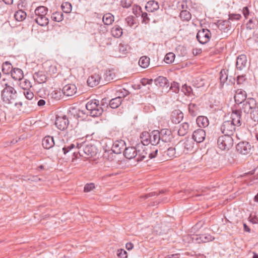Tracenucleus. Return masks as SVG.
Listing matches in <instances>:
<instances>
[{"label": "nucleus", "mask_w": 258, "mask_h": 258, "mask_svg": "<svg viewBox=\"0 0 258 258\" xmlns=\"http://www.w3.org/2000/svg\"><path fill=\"white\" fill-rule=\"evenodd\" d=\"M23 94L25 98L28 100H32V103H34L36 101V99L34 98L33 93L29 89H25L23 91Z\"/></svg>", "instance_id": "obj_42"}, {"label": "nucleus", "mask_w": 258, "mask_h": 258, "mask_svg": "<svg viewBox=\"0 0 258 258\" xmlns=\"http://www.w3.org/2000/svg\"><path fill=\"white\" fill-rule=\"evenodd\" d=\"M145 8L148 12H153L158 10L159 6L157 2L154 1H150L146 4Z\"/></svg>", "instance_id": "obj_27"}, {"label": "nucleus", "mask_w": 258, "mask_h": 258, "mask_svg": "<svg viewBox=\"0 0 258 258\" xmlns=\"http://www.w3.org/2000/svg\"><path fill=\"white\" fill-rule=\"evenodd\" d=\"M12 78L15 80H21L23 78V73L22 70L18 68H14L11 71Z\"/></svg>", "instance_id": "obj_26"}, {"label": "nucleus", "mask_w": 258, "mask_h": 258, "mask_svg": "<svg viewBox=\"0 0 258 258\" xmlns=\"http://www.w3.org/2000/svg\"><path fill=\"white\" fill-rule=\"evenodd\" d=\"M121 96H119L117 97L112 99L109 102V106L112 108H117L121 103Z\"/></svg>", "instance_id": "obj_33"}, {"label": "nucleus", "mask_w": 258, "mask_h": 258, "mask_svg": "<svg viewBox=\"0 0 258 258\" xmlns=\"http://www.w3.org/2000/svg\"><path fill=\"white\" fill-rule=\"evenodd\" d=\"M246 55L242 54L238 56L236 60V68L239 70H242L246 66Z\"/></svg>", "instance_id": "obj_22"}, {"label": "nucleus", "mask_w": 258, "mask_h": 258, "mask_svg": "<svg viewBox=\"0 0 258 258\" xmlns=\"http://www.w3.org/2000/svg\"><path fill=\"white\" fill-rule=\"evenodd\" d=\"M188 111L189 114L192 116H196L199 113V107L194 103H190L188 105Z\"/></svg>", "instance_id": "obj_35"}, {"label": "nucleus", "mask_w": 258, "mask_h": 258, "mask_svg": "<svg viewBox=\"0 0 258 258\" xmlns=\"http://www.w3.org/2000/svg\"><path fill=\"white\" fill-rule=\"evenodd\" d=\"M237 151L241 154L247 155L250 153L252 146L247 142H240L236 145Z\"/></svg>", "instance_id": "obj_12"}, {"label": "nucleus", "mask_w": 258, "mask_h": 258, "mask_svg": "<svg viewBox=\"0 0 258 258\" xmlns=\"http://www.w3.org/2000/svg\"><path fill=\"white\" fill-rule=\"evenodd\" d=\"M69 124V121L66 115L56 116L55 124L57 128L63 131L68 127Z\"/></svg>", "instance_id": "obj_11"}, {"label": "nucleus", "mask_w": 258, "mask_h": 258, "mask_svg": "<svg viewBox=\"0 0 258 258\" xmlns=\"http://www.w3.org/2000/svg\"><path fill=\"white\" fill-rule=\"evenodd\" d=\"M77 87L75 84H69L65 85L62 88L63 95L66 96H73L77 93Z\"/></svg>", "instance_id": "obj_14"}, {"label": "nucleus", "mask_w": 258, "mask_h": 258, "mask_svg": "<svg viewBox=\"0 0 258 258\" xmlns=\"http://www.w3.org/2000/svg\"><path fill=\"white\" fill-rule=\"evenodd\" d=\"M47 8L44 6L38 7L35 10V13L37 17L45 16L47 14Z\"/></svg>", "instance_id": "obj_41"}, {"label": "nucleus", "mask_w": 258, "mask_h": 258, "mask_svg": "<svg viewBox=\"0 0 258 258\" xmlns=\"http://www.w3.org/2000/svg\"><path fill=\"white\" fill-rule=\"evenodd\" d=\"M12 64L9 61L5 62L2 66V71L5 74H9L12 70Z\"/></svg>", "instance_id": "obj_46"}, {"label": "nucleus", "mask_w": 258, "mask_h": 258, "mask_svg": "<svg viewBox=\"0 0 258 258\" xmlns=\"http://www.w3.org/2000/svg\"><path fill=\"white\" fill-rule=\"evenodd\" d=\"M159 152L162 155L163 159L166 160H168L176 157L182 154V152H181L180 150H177V145L175 147H169L164 152H162L161 150H160Z\"/></svg>", "instance_id": "obj_7"}, {"label": "nucleus", "mask_w": 258, "mask_h": 258, "mask_svg": "<svg viewBox=\"0 0 258 258\" xmlns=\"http://www.w3.org/2000/svg\"><path fill=\"white\" fill-rule=\"evenodd\" d=\"M111 32L112 36L116 38H119L122 35V29L118 25H115L112 27Z\"/></svg>", "instance_id": "obj_34"}, {"label": "nucleus", "mask_w": 258, "mask_h": 258, "mask_svg": "<svg viewBox=\"0 0 258 258\" xmlns=\"http://www.w3.org/2000/svg\"><path fill=\"white\" fill-rule=\"evenodd\" d=\"M150 136L151 133L147 132H144L140 135L141 142L144 146L150 144Z\"/></svg>", "instance_id": "obj_28"}, {"label": "nucleus", "mask_w": 258, "mask_h": 258, "mask_svg": "<svg viewBox=\"0 0 258 258\" xmlns=\"http://www.w3.org/2000/svg\"><path fill=\"white\" fill-rule=\"evenodd\" d=\"M241 112L240 110H233L231 115V120H229L232 121L236 126H239L241 124Z\"/></svg>", "instance_id": "obj_16"}, {"label": "nucleus", "mask_w": 258, "mask_h": 258, "mask_svg": "<svg viewBox=\"0 0 258 258\" xmlns=\"http://www.w3.org/2000/svg\"><path fill=\"white\" fill-rule=\"evenodd\" d=\"M217 145L222 150H229L233 145V139L231 136L224 134L218 138Z\"/></svg>", "instance_id": "obj_5"}, {"label": "nucleus", "mask_w": 258, "mask_h": 258, "mask_svg": "<svg viewBox=\"0 0 258 258\" xmlns=\"http://www.w3.org/2000/svg\"><path fill=\"white\" fill-rule=\"evenodd\" d=\"M228 79V76L226 74L225 70H223L220 72V80L221 83H224Z\"/></svg>", "instance_id": "obj_52"}, {"label": "nucleus", "mask_w": 258, "mask_h": 258, "mask_svg": "<svg viewBox=\"0 0 258 258\" xmlns=\"http://www.w3.org/2000/svg\"><path fill=\"white\" fill-rule=\"evenodd\" d=\"M54 145L53 138L51 136H46L42 140V146L45 149H49Z\"/></svg>", "instance_id": "obj_24"}, {"label": "nucleus", "mask_w": 258, "mask_h": 258, "mask_svg": "<svg viewBox=\"0 0 258 258\" xmlns=\"http://www.w3.org/2000/svg\"><path fill=\"white\" fill-rule=\"evenodd\" d=\"M125 22L128 26L132 27L134 24L133 16H128L125 19Z\"/></svg>", "instance_id": "obj_56"}, {"label": "nucleus", "mask_w": 258, "mask_h": 258, "mask_svg": "<svg viewBox=\"0 0 258 258\" xmlns=\"http://www.w3.org/2000/svg\"><path fill=\"white\" fill-rule=\"evenodd\" d=\"M62 11L66 13H69L72 11V5L69 2L63 3L61 5Z\"/></svg>", "instance_id": "obj_49"}, {"label": "nucleus", "mask_w": 258, "mask_h": 258, "mask_svg": "<svg viewBox=\"0 0 258 258\" xmlns=\"http://www.w3.org/2000/svg\"><path fill=\"white\" fill-rule=\"evenodd\" d=\"M101 77L98 74H94L89 77L87 80L88 85L93 87L99 84L100 81Z\"/></svg>", "instance_id": "obj_20"}, {"label": "nucleus", "mask_w": 258, "mask_h": 258, "mask_svg": "<svg viewBox=\"0 0 258 258\" xmlns=\"http://www.w3.org/2000/svg\"><path fill=\"white\" fill-rule=\"evenodd\" d=\"M150 144L154 146L159 145L162 146L159 131L154 130L151 133L150 136Z\"/></svg>", "instance_id": "obj_18"}, {"label": "nucleus", "mask_w": 258, "mask_h": 258, "mask_svg": "<svg viewBox=\"0 0 258 258\" xmlns=\"http://www.w3.org/2000/svg\"><path fill=\"white\" fill-rule=\"evenodd\" d=\"M153 82L152 79H148L146 78H143L141 80V83L143 86H145L147 84H151Z\"/></svg>", "instance_id": "obj_61"}, {"label": "nucleus", "mask_w": 258, "mask_h": 258, "mask_svg": "<svg viewBox=\"0 0 258 258\" xmlns=\"http://www.w3.org/2000/svg\"><path fill=\"white\" fill-rule=\"evenodd\" d=\"M159 134L161 144L170 142L173 139L172 134L171 131L168 129H162L159 131Z\"/></svg>", "instance_id": "obj_13"}, {"label": "nucleus", "mask_w": 258, "mask_h": 258, "mask_svg": "<svg viewBox=\"0 0 258 258\" xmlns=\"http://www.w3.org/2000/svg\"><path fill=\"white\" fill-rule=\"evenodd\" d=\"M5 87L2 92V97L3 101L8 104L15 103L17 98L16 90L12 86L8 85L7 83H2Z\"/></svg>", "instance_id": "obj_2"}, {"label": "nucleus", "mask_w": 258, "mask_h": 258, "mask_svg": "<svg viewBox=\"0 0 258 258\" xmlns=\"http://www.w3.org/2000/svg\"><path fill=\"white\" fill-rule=\"evenodd\" d=\"M95 188V185L93 183H90L87 184L84 187V191L85 192H89Z\"/></svg>", "instance_id": "obj_57"}, {"label": "nucleus", "mask_w": 258, "mask_h": 258, "mask_svg": "<svg viewBox=\"0 0 258 258\" xmlns=\"http://www.w3.org/2000/svg\"><path fill=\"white\" fill-rule=\"evenodd\" d=\"M241 104L242 106L240 107L239 109L241 112L243 111L245 113H249L255 107L256 103L254 99L249 98Z\"/></svg>", "instance_id": "obj_9"}, {"label": "nucleus", "mask_w": 258, "mask_h": 258, "mask_svg": "<svg viewBox=\"0 0 258 258\" xmlns=\"http://www.w3.org/2000/svg\"><path fill=\"white\" fill-rule=\"evenodd\" d=\"M104 77L106 81H111L114 78L115 74L110 70L106 71Z\"/></svg>", "instance_id": "obj_48"}, {"label": "nucleus", "mask_w": 258, "mask_h": 258, "mask_svg": "<svg viewBox=\"0 0 258 258\" xmlns=\"http://www.w3.org/2000/svg\"><path fill=\"white\" fill-rule=\"evenodd\" d=\"M183 118V113L179 110H175L172 112L171 121L173 123H179Z\"/></svg>", "instance_id": "obj_19"}, {"label": "nucleus", "mask_w": 258, "mask_h": 258, "mask_svg": "<svg viewBox=\"0 0 258 258\" xmlns=\"http://www.w3.org/2000/svg\"><path fill=\"white\" fill-rule=\"evenodd\" d=\"M154 82L157 86L159 87H164L167 85L168 80L165 77L159 76L155 79Z\"/></svg>", "instance_id": "obj_37"}, {"label": "nucleus", "mask_w": 258, "mask_h": 258, "mask_svg": "<svg viewBox=\"0 0 258 258\" xmlns=\"http://www.w3.org/2000/svg\"><path fill=\"white\" fill-rule=\"evenodd\" d=\"M36 22L41 26H46L48 23L49 20L46 16H38L35 19Z\"/></svg>", "instance_id": "obj_36"}, {"label": "nucleus", "mask_w": 258, "mask_h": 258, "mask_svg": "<svg viewBox=\"0 0 258 258\" xmlns=\"http://www.w3.org/2000/svg\"><path fill=\"white\" fill-rule=\"evenodd\" d=\"M211 36L210 31L207 29H203L198 31L197 34V38L201 44H205L209 40Z\"/></svg>", "instance_id": "obj_10"}, {"label": "nucleus", "mask_w": 258, "mask_h": 258, "mask_svg": "<svg viewBox=\"0 0 258 258\" xmlns=\"http://www.w3.org/2000/svg\"><path fill=\"white\" fill-rule=\"evenodd\" d=\"M104 105V99L102 100L101 104H100L98 100L94 99L91 100L87 102L86 105V108L91 116L97 117L102 114L103 109L102 106Z\"/></svg>", "instance_id": "obj_3"}, {"label": "nucleus", "mask_w": 258, "mask_h": 258, "mask_svg": "<svg viewBox=\"0 0 258 258\" xmlns=\"http://www.w3.org/2000/svg\"><path fill=\"white\" fill-rule=\"evenodd\" d=\"M125 142L123 141H116L113 145L112 151L116 154L120 153L122 151H124Z\"/></svg>", "instance_id": "obj_21"}, {"label": "nucleus", "mask_w": 258, "mask_h": 258, "mask_svg": "<svg viewBox=\"0 0 258 258\" xmlns=\"http://www.w3.org/2000/svg\"><path fill=\"white\" fill-rule=\"evenodd\" d=\"M197 240H198L197 234H187L184 235L182 237V240L185 243H190L192 242L197 243Z\"/></svg>", "instance_id": "obj_29"}, {"label": "nucleus", "mask_w": 258, "mask_h": 258, "mask_svg": "<svg viewBox=\"0 0 258 258\" xmlns=\"http://www.w3.org/2000/svg\"><path fill=\"white\" fill-rule=\"evenodd\" d=\"M236 125L230 120L225 121L221 126V132L224 135L232 136L235 131Z\"/></svg>", "instance_id": "obj_8"}, {"label": "nucleus", "mask_w": 258, "mask_h": 258, "mask_svg": "<svg viewBox=\"0 0 258 258\" xmlns=\"http://www.w3.org/2000/svg\"><path fill=\"white\" fill-rule=\"evenodd\" d=\"M175 58V54L172 52L167 53L164 58V61L167 63H172Z\"/></svg>", "instance_id": "obj_50"}, {"label": "nucleus", "mask_w": 258, "mask_h": 258, "mask_svg": "<svg viewBox=\"0 0 258 258\" xmlns=\"http://www.w3.org/2000/svg\"><path fill=\"white\" fill-rule=\"evenodd\" d=\"M218 28L224 32H227L231 28V25L229 20L219 21L218 22Z\"/></svg>", "instance_id": "obj_25"}, {"label": "nucleus", "mask_w": 258, "mask_h": 258, "mask_svg": "<svg viewBox=\"0 0 258 258\" xmlns=\"http://www.w3.org/2000/svg\"><path fill=\"white\" fill-rule=\"evenodd\" d=\"M188 123L186 122H183L182 124H181L179 126V128L178 131V135L180 136H183L188 133Z\"/></svg>", "instance_id": "obj_31"}, {"label": "nucleus", "mask_w": 258, "mask_h": 258, "mask_svg": "<svg viewBox=\"0 0 258 258\" xmlns=\"http://www.w3.org/2000/svg\"><path fill=\"white\" fill-rule=\"evenodd\" d=\"M142 18H143L142 22L147 24L149 23L150 19L148 16V14L146 13H143L142 14Z\"/></svg>", "instance_id": "obj_59"}, {"label": "nucleus", "mask_w": 258, "mask_h": 258, "mask_svg": "<svg viewBox=\"0 0 258 258\" xmlns=\"http://www.w3.org/2000/svg\"><path fill=\"white\" fill-rule=\"evenodd\" d=\"M180 18L186 21H188L191 19V14L186 10H182L180 13Z\"/></svg>", "instance_id": "obj_43"}, {"label": "nucleus", "mask_w": 258, "mask_h": 258, "mask_svg": "<svg viewBox=\"0 0 258 258\" xmlns=\"http://www.w3.org/2000/svg\"><path fill=\"white\" fill-rule=\"evenodd\" d=\"M181 90L185 95H189L192 91V89L190 86L185 84L182 86Z\"/></svg>", "instance_id": "obj_53"}, {"label": "nucleus", "mask_w": 258, "mask_h": 258, "mask_svg": "<svg viewBox=\"0 0 258 258\" xmlns=\"http://www.w3.org/2000/svg\"><path fill=\"white\" fill-rule=\"evenodd\" d=\"M245 80L244 76H238L237 77V82L238 84H242Z\"/></svg>", "instance_id": "obj_63"}, {"label": "nucleus", "mask_w": 258, "mask_h": 258, "mask_svg": "<svg viewBox=\"0 0 258 258\" xmlns=\"http://www.w3.org/2000/svg\"><path fill=\"white\" fill-rule=\"evenodd\" d=\"M150 64V58L146 56H142L139 61V64L143 68H147Z\"/></svg>", "instance_id": "obj_38"}, {"label": "nucleus", "mask_w": 258, "mask_h": 258, "mask_svg": "<svg viewBox=\"0 0 258 258\" xmlns=\"http://www.w3.org/2000/svg\"><path fill=\"white\" fill-rule=\"evenodd\" d=\"M206 132L203 129H198L194 132L192 139L197 143L202 142L205 139Z\"/></svg>", "instance_id": "obj_17"}, {"label": "nucleus", "mask_w": 258, "mask_h": 258, "mask_svg": "<svg viewBox=\"0 0 258 258\" xmlns=\"http://www.w3.org/2000/svg\"><path fill=\"white\" fill-rule=\"evenodd\" d=\"M126 254V251L123 249L118 250L117 251V256L119 258H126L127 257Z\"/></svg>", "instance_id": "obj_58"}, {"label": "nucleus", "mask_w": 258, "mask_h": 258, "mask_svg": "<svg viewBox=\"0 0 258 258\" xmlns=\"http://www.w3.org/2000/svg\"><path fill=\"white\" fill-rule=\"evenodd\" d=\"M192 140V138H186L185 140L180 141L177 144V150H180L182 154L183 153L186 154L192 151L195 144Z\"/></svg>", "instance_id": "obj_6"}, {"label": "nucleus", "mask_w": 258, "mask_h": 258, "mask_svg": "<svg viewBox=\"0 0 258 258\" xmlns=\"http://www.w3.org/2000/svg\"><path fill=\"white\" fill-rule=\"evenodd\" d=\"M139 148V146H138L137 148L134 147L125 148L123 151L124 157L128 159L136 158V160L137 162L143 161L147 157V152L145 148L140 150L138 149Z\"/></svg>", "instance_id": "obj_1"}, {"label": "nucleus", "mask_w": 258, "mask_h": 258, "mask_svg": "<svg viewBox=\"0 0 258 258\" xmlns=\"http://www.w3.org/2000/svg\"><path fill=\"white\" fill-rule=\"evenodd\" d=\"M33 77L34 80L39 84L45 83L47 80L45 73L42 71L35 73Z\"/></svg>", "instance_id": "obj_23"}, {"label": "nucleus", "mask_w": 258, "mask_h": 258, "mask_svg": "<svg viewBox=\"0 0 258 258\" xmlns=\"http://www.w3.org/2000/svg\"><path fill=\"white\" fill-rule=\"evenodd\" d=\"M170 88L174 92H177L179 91V84L177 83L174 82L171 84Z\"/></svg>", "instance_id": "obj_60"}, {"label": "nucleus", "mask_w": 258, "mask_h": 258, "mask_svg": "<svg viewBox=\"0 0 258 258\" xmlns=\"http://www.w3.org/2000/svg\"><path fill=\"white\" fill-rule=\"evenodd\" d=\"M235 101L237 104H241L246 100V93L242 89H237L234 95Z\"/></svg>", "instance_id": "obj_15"}, {"label": "nucleus", "mask_w": 258, "mask_h": 258, "mask_svg": "<svg viewBox=\"0 0 258 258\" xmlns=\"http://www.w3.org/2000/svg\"><path fill=\"white\" fill-rule=\"evenodd\" d=\"M103 21L105 25H110L114 21V16L110 13L106 14L103 17Z\"/></svg>", "instance_id": "obj_39"}, {"label": "nucleus", "mask_w": 258, "mask_h": 258, "mask_svg": "<svg viewBox=\"0 0 258 258\" xmlns=\"http://www.w3.org/2000/svg\"><path fill=\"white\" fill-rule=\"evenodd\" d=\"M146 151L147 152V155L148 154L149 158L152 159L157 156L158 149L156 147H154L149 152H148L146 150Z\"/></svg>", "instance_id": "obj_51"}, {"label": "nucleus", "mask_w": 258, "mask_h": 258, "mask_svg": "<svg viewBox=\"0 0 258 258\" xmlns=\"http://www.w3.org/2000/svg\"><path fill=\"white\" fill-rule=\"evenodd\" d=\"M22 85L24 90L25 89L30 90L29 89L32 87L31 82L28 80H24V81L22 83Z\"/></svg>", "instance_id": "obj_55"}, {"label": "nucleus", "mask_w": 258, "mask_h": 258, "mask_svg": "<svg viewBox=\"0 0 258 258\" xmlns=\"http://www.w3.org/2000/svg\"><path fill=\"white\" fill-rule=\"evenodd\" d=\"M74 147H75V145L73 144H72L67 147H66V146L62 148L63 153L64 154H66L70 150H71L72 149L74 148Z\"/></svg>", "instance_id": "obj_62"}, {"label": "nucleus", "mask_w": 258, "mask_h": 258, "mask_svg": "<svg viewBox=\"0 0 258 258\" xmlns=\"http://www.w3.org/2000/svg\"><path fill=\"white\" fill-rule=\"evenodd\" d=\"M14 17L17 21L20 22L26 18V13L22 10H19L15 13Z\"/></svg>", "instance_id": "obj_40"}, {"label": "nucleus", "mask_w": 258, "mask_h": 258, "mask_svg": "<svg viewBox=\"0 0 258 258\" xmlns=\"http://www.w3.org/2000/svg\"><path fill=\"white\" fill-rule=\"evenodd\" d=\"M187 0H184L181 2L180 7H181L182 10H186L187 8Z\"/></svg>", "instance_id": "obj_64"}, {"label": "nucleus", "mask_w": 258, "mask_h": 258, "mask_svg": "<svg viewBox=\"0 0 258 258\" xmlns=\"http://www.w3.org/2000/svg\"><path fill=\"white\" fill-rule=\"evenodd\" d=\"M77 147L79 150V154L82 156L85 155L88 157H92L95 155L97 152L96 147L89 143L77 144Z\"/></svg>", "instance_id": "obj_4"}, {"label": "nucleus", "mask_w": 258, "mask_h": 258, "mask_svg": "<svg viewBox=\"0 0 258 258\" xmlns=\"http://www.w3.org/2000/svg\"><path fill=\"white\" fill-rule=\"evenodd\" d=\"M51 95L52 97L56 100H60L64 96L62 89L54 90L52 92Z\"/></svg>", "instance_id": "obj_45"}, {"label": "nucleus", "mask_w": 258, "mask_h": 258, "mask_svg": "<svg viewBox=\"0 0 258 258\" xmlns=\"http://www.w3.org/2000/svg\"><path fill=\"white\" fill-rule=\"evenodd\" d=\"M249 113L250 114L251 119L254 121H258V106L256 105Z\"/></svg>", "instance_id": "obj_47"}, {"label": "nucleus", "mask_w": 258, "mask_h": 258, "mask_svg": "<svg viewBox=\"0 0 258 258\" xmlns=\"http://www.w3.org/2000/svg\"><path fill=\"white\" fill-rule=\"evenodd\" d=\"M198 240H197V243H200L201 242H207L209 241H212L214 239L211 235L210 234H203L198 235Z\"/></svg>", "instance_id": "obj_32"}, {"label": "nucleus", "mask_w": 258, "mask_h": 258, "mask_svg": "<svg viewBox=\"0 0 258 258\" xmlns=\"http://www.w3.org/2000/svg\"><path fill=\"white\" fill-rule=\"evenodd\" d=\"M241 16L240 14H231L229 15V21H238L240 20Z\"/></svg>", "instance_id": "obj_54"}, {"label": "nucleus", "mask_w": 258, "mask_h": 258, "mask_svg": "<svg viewBox=\"0 0 258 258\" xmlns=\"http://www.w3.org/2000/svg\"><path fill=\"white\" fill-rule=\"evenodd\" d=\"M51 19L52 20L56 22H61L63 19V14L58 12L53 13L51 15Z\"/></svg>", "instance_id": "obj_44"}, {"label": "nucleus", "mask_w": 258, "mask_h": 258, "mask_svg": "<svg viewBox=\"0 0 258 258\" xmlns=\"http://www.w3.org/2000/svg\"><path fill=\"white\" fill-rule=\"evenodd\" d=\"M196 121L198 125L200 127H205L209 125L208 119L204 116H198Z\"/></svg>", "instance_id": "obj_30"}]
</instances>
